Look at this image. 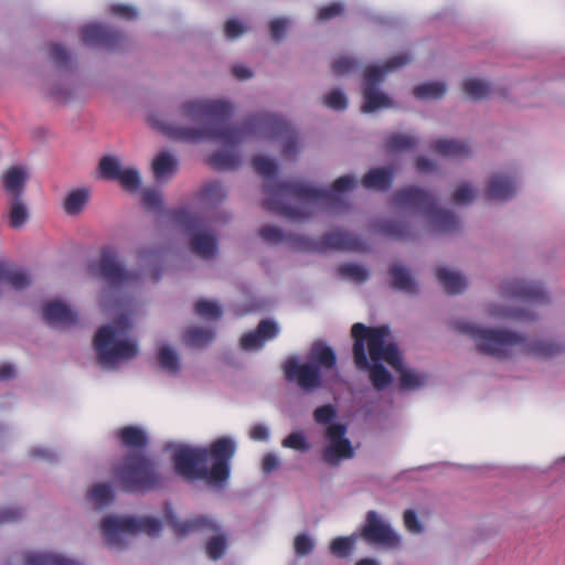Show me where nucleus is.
I'll return each mask as SVG.
<instances>
[{
    "label": "nucleus",
    "instance_id": "1",
    "mask_svg": "<svg viewBox=\"0 0 565 565\" xmlns=\"http://www.w3.org/2000/svg\"><path fill=\"white\" fill-rule=\"evenodd\" d=\"M181 115L201 128L169 126L167 135L183 142H199L203 139L220 141L226 146H236L255 134H262L269 139H282V154L294 159L299 151V142L295 129L281 117L275 114L260 113L250 116L238 126H226L233 107L223 100L198 99L184 103L180 108Z\"/></svg>",
    "mask_w": 565,
    "mask_h": 565
},
{
    "label": "nucleus",
    "instance_id": "2",
    "mask_svg": "<svg viewBox=\"0 0 565 565\" xmlns=\"http://www.w3.org/2000/svg\"><path fill=\"white\" fill-rule=\"evenodd\" d=\"M352 175H342L334 180L331 190H320L299 181L266 183L263 202L265 210L281 215L292 222H303L313 214V205L341 212L348 207L342 194L355 186Z\"/></svg>",
    "mask_w": 565,
    "mask_h": 565
},
{
    "label": "nucleus",
    "instance_id": "3",
    "mask_svg": "<svg viewBox=\"0 0 565 565\" xmlns=\"http://www.w3.org/2000/svg\"><path fill=\"white\" fill-rule=\"evenodd\" d=\"M235 451L236 445L232 438L220 437L205 448H178L172 462L177 473L188 480L222 486L230 477V465Z\"/></svg>",
    "mask_w": 565,
    "mask_h": 565
},
{
    "label": "nucleus",
    "instance_id": "4",
    "mask_svg": "<svg viewBox=\"0 0 565 565\" xmlns=\"http://www.w3.org/2000/svg\"><path fill=\"white\" fill-rule=\"evenodd\" d=\"M452 328L470 337L480 353L498 359H505L516 353L547 359L562 351V347L552 340L530 341L512 331L480 328L466 320H456Z\"/></svg>",
    "mask_w": 565,
    "mask_h": 565
},
{
    "label": "nucleus",
    "instance_id": "5",
    "mask_svg": "<svg viewBox=\"0 0 565 565\" xmlns=\"http://www.w3.org/2000/svg\"><path fill=\"white\" fill-rule=\"evenodd\" d=\"M131 322L132 320H110L96 331L93 348L102 366L115 369L119 363L138 355V342L131 337Z\"/></svg>",
    "mask_w": 565,
    "mask_h": 565
},
{
    "label": "nucleus",
    "instance_id": "6",
    "mask_svg": "<svg viewBox=\"0 0 565 565\" xmlns=\"http://www.w3.org/2000/svg\"><path fill=\"white\" fill-rule=\"evenodd\" d=\"M258 235L268 244L276 245L282 242H289L296 249L302 252L324 253L331 249L343 252H366L369 249V245L364 239L352 233L340 230L326 234L317 241H312L307 237L286 235L281 228L275 225L263 226L259 230Z\"/></svg>",
    "mask_w": 565,
    "mask_h": 565
},
{
    "label": "nucleus",
    "instance_id": "7",
    "mask_svg": "<svg viewBox=\"0 0 565 565\" xmlns=\"http://www.w3.org/2000/svg\"><path fill=\"white\" fill-rule=\"evenodd\" d=\"M116 484L127 493H145L162 489L167 478L159 465L143 454H129L114 468Z\"/></svg>",
    "mask_w": 565,
    "mask_h": 565
},
{
    "label": "nucleus",
    "instance_id": "8",
    "mask_svg": "<svg viewBox=\"0 0 565 565\" xmlns=\"http://www.w3.org/2000/svg\"><path fill=\"white\" fill-rule=\"evenodd\" d=\"M375 331H379L381 334V353L386 349L385 339L388 334V330L385 327H366L363 323H354L352 326L351 332L354 339L353 343V359L356 369L360 371L369 372V380L375 391H384L387 386H390L393 382L392 374L385 369L381 361L370 363L366 354V349L369 351V355L371 356V340Z\"/></svg>",
    "mask_w": 565,
    "mask_h": 565
},
{
    "label": "nucleus",
    "instance_id": "9",
    "mask_svg": "<svg viewBox=\"0 0 565 565\" xmlns=\"http://www.w3.org/2000/svg\"><path fill=\"white\" fill-rule=\"evenodd\" d=\"M393 200L398 207L423 213L436 232L449 233L456 231L459 226L456 215L438 207L437 198L424 189L417 186L403 188L394 193Z\"/></svg>",
    "mask_w": 565,
    "mask_h": 565
},
{
    "label": "nucleus",
    "instance_id": "10",
    "mask_svg": "<svg viewBox=\"0 0 565 565\" xmlns=\"http://www.w3.org/2000/svg\"><path fill=\"white\" fill-rule=\"evenodd\" d=\"M335 417L337 409L331 404L319 406L313 412L316 423L329 424L324 435L328 446L322 452V458L332 466L338 465L342 459H351L354 456L351 441L345 437L347 426L340 423H331Z\"/></svg>",
    "mask_w": 565,
    "mask_h": 565
},
{
    "label": "nucleus",
    "instance_id": "11",
    "mask_svg": "<svg viewBox=\"0 0 565 565\" xmlns=\"http://www.w3.org/2000/svg\"><path fill=\"white\" fill-rule=\"evenodd\" d=\"M412 61L408 53H402L388 58L382 66L371 65L364 72L363 113H373L380 108L390 107L392 102L388 96L377 89L390 72H394Z\"/></svg>",
    "mask_w": 565,
    "mask_h": 565
},
{
    "label": "nucleus",
    "instance_id": "12",
    "mask_svg": "<svg viewBox=\"0 0 565 565\" xmlns=\"http://www.w3.org/2000/svg\"><path fill=\"white\" fill-rule=\"evenodd\" d=\"M100 527L106 543L110 547L124 550L127 546L126 535L146 533L149 536H156L160 532L161 524L154 518H119L109 515L103 519Z\"/></svg>",
    "mask_w": 565,
    "mask_h": 565
},
{
    "label": "nucleus",
    "instance_id": "13",
    "mask_svg": "<svg viewBox=\"0 0 565 565\" xmlns=\"http://www.w3.org/2000/svg\"><path fill=\"white\" fill-rule=\"evenodd\" d=\"M171 221L185 233L191 234L190 249L204 259H210L217 252V238L213 232L206 231L205 221L185 209L170 212Z\"/></svg>",
    "mask_w": 565,
    "mask_h": 565
},
{
    "label": "nucleus",
    "instance_id": "14",
    "mask_svg": "<svg viewBox=\"0 0 565 565\" xmlns=\"http://www.w3.org/2000/svg\"><path fill=\"white\" fill-rule=\"evenodd\" d=\"M371 361H385L392 366L399 375V387L403 391L419 390L425 386L429 377L425 372L406 367L402 353L395 343H388L384 352L381 353V334H379V331H375L371 340Z\"/></svg>",
    "mask_w": 565,
    "mask_h": 565
},
{
    "label": "nucleus",
    "instance_id": "15",
    "mask_svg": "<svg viewBox=\"0 0 565 565\" xmlns=\"http://www.w3.org/2000/svg\"><path fill=\"white\" fill-rule=\"evenodd\" d=\"M90 269L111 287L134 285L139 279L138 274L128 271L121 266L113 247L103 248L99 262L92 264Z\"/></svg>",
    "mask_w": 565,
    "mask_h": 565
},
{
    "label": "nucleus",
    "instance_id": "16",
    "mask_svg": "<svg viewBox=\"0 0 565 565\" xmlns=\"http://www.w3.org/2000/svg\"><path fill=\"white\" fill-rule=\"evenodd\" d=\"M501 290L504 298L515 303L535 306L547 303L550 300L544 287L534 281L507 280L503 282Z\"/></svg>",
    "mask_w": 565,
    "mask_h": 565
},
{
    "label": "nucleus",
    "instance_id": "17",
    "mask_svg": "<svg viewBox=\"0 0 565 565\" xmlns=\"http://www.w3.org/2000/svg\"><path fill=\"white\" fill-rule=\"evenodd\" d=\"M164 521L180 539L192 533H217L221 529L214 520L207 516H196L181 522L169 503L164 505Z\"/></svg>",
    "mask_w": 565,
    "mask_h": 565
},
{
    "label": "nucleus",
    "instance_id": "18",
    "mask_svg": "<svg viewBox=\"0 0 565 565\" xmlns=\"http://www.w3.org/2000/svg\"><path fill=\"white\" fill-rule=\"evenodd\" d=\"M82 41L86 45L103 47L108 51L119 49L125 41V36L118 30L103 25L88 24L81 30Z\"/></svg>",
    "mask_w": 565,
    "mask_h": 565
},
{
    "label": "nucleus",
    "instance_id": "19",
    "mask_svg": "<svg viewBox=\"0 0 565 565\" xmlns=\"http://www.w3.org/2000/svg\"><path fill=\"white\" fill-rule=\"evenodd\" d=\"M284 373L288 382H296L303 391L321 386V372L310 362L300 364L297 359H289L284 365Z\"/></svg>",
    "mask_w": 565,
    "mask_h": 565
},
{
    "label": "nucleus",
    "instance_id": "20",
    "mask_svg": "<svg viewBox=\"0 0 565 565\" xmlns=\"http://www.w3.org/2000/svg\"><path fill=\"white\" fill-rule=\"evenodd\" d=\"M362 536L369 543H379L390 547L399 545L398 535L384 523L375 511H369L362 527Z\"/></svg>",
    "mask_w": 565,
    "mask_h": 565
},
{
    "label": "nucleus",
    "instance_id": "21",
    "mask_svg": "<svg viewBox=\"0 0 565 565\" xmlns=\"http://www.w3.org/2000/svg\"><path fill=\"white\" fill-rule=\"evenodd\" d=\"M99 170L103 178L118 181L128 191H137L140 185V175L134 168L124 169L118 159L104 157L99 162Z\"/></svg>",
    "mask_w": 565,
    "mask_h": 565
},
{
    "label": "nucleus",
    "instance_id": "22",
    "mask_svg": "<svg viewBox=\"0 0 565 565\" xmlns=\"http://www.w3.org/2000/svg\"><path fill=\"white\" fill-rule=\"evenodd\" d=\"M31 282L32 277L26 269L17 267L0 258V296L3 292L4 286H9L14 290H24Z\"/></svg>",
    "mask_w": 565,
    "mask_h": 565
},
{
    "label": "nucleus",
    "instance_id": "23",
    "mask_svg": "<svg viewBox=\"0 0 565 565\" xmlns=\"http://www.w3.org/2000/svg\"><path fill=\"white\" fill-rule=\"evenodd\" d=\"M278 332L274 320H260L257 329L253 332L243 334L241 347L244 350L260 349L267 340L273 339Z\"/></svg>",
    "mask_w": 565,
    "mask_h": 565
},
{
    "label": "nucleus",
    "instance_id": "24",
    "mask_svg": "<svg viewBox=\"0 0 565 565\" xmlns=\"http://www.w3.org/2000/svg\"><path fill=\"white\" fill-rule=\"evenodd\" d=\"M516 191V184L513 178L505 174H494L487 185V198L494 201H507L511 199Z\"/></svg>",
    "mask_w": 565,
    "mask_h": 565
},
{
    "label": "nucleus",
    "instance_id": "25",
    "mask_svg": "<svg viewBox=\"0 0 565 565\" xmlns=\"http://www.w3.org/2000/svg\"><path fill=\"white\" fill-rule=\"evenodd\" d=\"M215 330L209 327H191L182 334V343L191 349H205L215 340Z\"/></svg>",
    "mask_w": 565,
    "mask_h": 565
},
{
    "label": "nucleus",
    "instance_id": "26",
    "mask_svg": "<svg viewBox=\"0 0 565 565\" xmlns=\"http://www.w3.org/2000/svg\"><path fill=\"white\" fill-rule=\"evenodd\" d=\"M431 150L443 157L467 158L471 153L469 145L461 140L440 138L431 143Z\"/></svg>",
    "mask_w": 565,
    "mask_h": 565
},
{
    "label": "nucleus",
    "instance_id": "27",
    "mask_svg": "<svg viewBox=\"0 0 565 565\" xmlns=\"http://www.w3.org/2000/svg\"><path fill=\"white\" fill-rule=\"evenodd\" d=\"M26 172L22 167H12L3 174V188L11 198H22L25 183Z\"/></svg>",
    "mask_w": 565,
    "mask_h": 565
},
{
    "label": "nucleus",
    "instance_id": "28",
    "mask_svg": "<svg viewBox=\"0 0 565 565\" xmlns=\"http://www.w3.org/2000/svg\"><path fill=\"white\" fill-rule=\"evenodd\" d=\"M309 362L321 370H333L337 364L334 351L322 342L313 343L309 354Z\"/></svg>",
    "mask_w": 565,
    "mask_h": 565
},
{
    "label": "nucleus",
    "instance_id": "29",
    "mask_svg": "<svg viewBox=\"0 0 565 565\" xmlns=\"http://www.w3.org/2000/svg\"><path fill=\"white\" fill-rule=\"evenodd\" d=\"M436 276L441 287L450 295L460 294L467 287V281L460 274L446 267L437 268Z\"/></svg>",
    "mask_w": 565,
    "mask_h": 565
},
{
    "label": "nucleus",
    "instance_id": "30",
    "mask_svg": "<svg viewBox=\"0 0 565 565\" xmlns=\"http://www.w3.org/2000/svg\"><path fill=\"white\" fill-rule=\"evenodd\" d=\"M394 179V171L391 168H377L370 170L362 179V184L366 189L386 190L391 186Z\"/></svg>",
    "mask_w": 565,
    "mask_h": 565
},
{
    "label": "nucleus",
    "instance_id": "31",
    "mask_svg": "<svg viewBox=\"0 0 565 565\" xmlns=\"http://www.w3.org/2000/svg\"><path fill=\"white\" fill-rule=\"evenodd\" d=\"M117 437L122 446L130 449H142L148 444L145 430L137 426L122 427L118 430Z\"/></svg>",
    "mask_w": 565,
    "mask_h": 565
},
{
    "label": "nucleus",
    "instance_id": "32",
    "mask_svg": "<svg viewBox=\"0 0 565 565\" xmlns=\"http://www.w3.org/2000/svg\"><path fill=\"white\" fill-rule=\"evenodd\" d=\"M393 287L407 294L417 292V284L409 271L402 265L395 264L390 268Z\"/></svg>",
    "mask_w": 565,
    "mask_h": 565
},
{
    "label": "nucleus",
    "instance_id": "33",
    "mask_svg": "<svg viewBox=\"0 0 565 565\" xmlns=\"http://www.w3.org/2000/svg\"><path fill=\"white\" fill-rule=\"evenodd\" d=\"M376 231L387 237L407 239L411 237L408 225L399 220H386L375 224Z\"/></svg>",
    "mask_w": 565,
    "mask_h": 565
},
{
    "label": "nucleus",
    "instance_id": "34",
    "mask_svg": "<svg viewBox=\"0 0 565 565\" xmlns=\"http://www.w3.org/2000/svg\"><path fill=\"white\" fill-rule=\"evenodd\" d=\"M239 157L231 151H217L207 157V164L216 171L235 170L239 166Z\"/></svg>",
    "mask_w": 565,
    "mask_h": 565
},
{
    "label": "nucleus",
    "instance_id": "35",
    "mask_svg": "<svg viewBox=\"0 0 565 565\" xmlns=\"http://www.w3.org/2000/svg\"><path fill=\"white\" fill-rule=\"evenodd\" d=\"M9 225L19 230L24 226L29 220V210L22 198H11L8 211Z\"/></svg>",
    "mask_w": 565,
    "mask_h": 565
},
{
    "label": "nucleus",
    "instance_id": "36",
    "mask_svg": "<svg viewBox=\"0 0 565 565\" xmlns=\"http://www.w3.org/2000/svg\"><path fill=\"white\" fill-rule=\"evenodd\" d=\"M177 167V159L167 151L160 152L152 162V171L157 180L174 173Z\"/></svg>",
    "mask_w": 565,
    "mask_h": 565
},
{
    "label": "nucleus",
    "instance_id": "37",
    "mask_svg": "<svg viewBox=\"0 0 565 565\" xmlns=\"http://www.w3.org/2000/svg\"><path fill=\"white\" fill-rule=\"evenodd\" d=\"M417 139L411 135L391 134L386 136L384 147L387 152H399L413 149Z\"/></svg>",
    "mask_w": 565,
    "mask_h": 565
},
{
    "label": "nucleus",
    "instance_id": "38",
    "mask_svg": "<svg viewBox=\"0 0 565 565\" xmlns=\"http://www.w3.org/2000/svg\"><path fill=\"white\" fill-rule=\"evenodd\" d=\"M77 311L61 300H52L42 307V318H77Z\"/></svg>",
    "mask_w": 565,
    "mask_h": 565
},
{
    "label": "nucleus",
    "instance_id": "39",
    "mask_svg": "<svg viewBox=\"0 0 565 565\" xmlns=\"http://www.w3.org/2000/svg\"><path fill=\"white\" fill-rule=\"evenodd\" d=\"M337 271L341 278L355 284L366 281L370 276L369 270L365 267L354 263L342 264L337 268Z\"/></svg>",
    "mask_w": 565,
    "mask_h": 565
},
{
    "label": "nucleus",
    "instance_id": "40",
    "mask_svg": "<svg viewBox=\"0 0 565 565\" xmlns=\"http://www.w3.org/2000/svg\"><path fill=\"white\" fill-rule=\"evenodd\" d=\"M446 90L447 87L445 83L428 82L415 86L413 94L418 99H438L445 95Z\"/></svg>",
    "mask_w": 565,
    "mask_h": 565
},
{
    "label": "nucleus",
    "instance_id": "41",
    "mask_svg": "<svg viewBox=\"0 0 565 565\" xmlns=\"http://www.w3.org/2000/svg\"><path fill=\"white\" fill-rule=\"evenodd\" d=\"M89 193L86 189H77L68 193L64 200V210L68 215L78 214L88 201Z\"/></svg>",
    "mask_w": 565,
    "mask_h": 565
},
{
    "label": "nucleus",
    "instance_id": "42",
    "mask_svg": "<svg viewBox=\"0 0 565 565\" xmlns=\"http://www.w3.org/2000/svg\"><path fill=\"white\" fill-rule=\"evenodd\" d=\"M158 363L161 369L169 373H177L180 370V360L178 353L168 345L158 350Z\"/></svg>",
    "mask_w": 565,
    "mask_h": 565
},
{
    "label": "nucleus",
    "instance_id": "43",
    "mask_svg": "<svg viewBox=\"0 0 565 565\" xmlns=\"http://www.w3.org/2000/svg\"><path fill=\"white\" fill-rule=\"evenodd\" d=\"M462 90L470 99L478 100L490 94V86L487 82L478 78H468L462 84Z\"/></svg>",
    "mask_w": 565,
    "mask_h": 565
},
{
    "label": "nucleus",
    "instance_id": "44",
    "mask_svg": "<svg viewBox=\"0 0 565 565\" xmlns=\"http://www.w3.org/2000/svg\"><path fill=\"white\" fill-rule=\"evenodd\" d=\"M227 191L220 182L206 183L201 190V199L205 203L214 204L226 198Z\"/></svg>",
    "mask_w": 565,
    "mask_h": 565
},
{
    "label": "nucleus",
    "instance_id": "45",
    "mask_svg": "<svg viewBox=\"0 0 565 565\" xmlns=\"http://www.w3.org/2000/svg\"><path fill=\"white\" fill-rule=\"evenodd\" d=\"M89 499L102 508L114 500V491L108 483H98L90 489Z\"/></svg>",
    "mask_w": 565,
    "mask_h": 565
},
{
    "label": "nucleus",
    "instance_id": "46",
    "mask_svg": "<svg viewBox=\"0 0 565 565\" xmlns=\"http://www.w3.org/2000/svg\"><path fill=\"white\" fill-rule=\"evenodd\" d=\"M194 313L200 318H221L223 310L215 301L200 299L194 305Z\"/></svg>",
    "mask_w": 565,
    "mask_h": 565
},
{
    "label": "nucleus",
    "instance_id": "47",
    "mask_svg": "<svg viewBox=\"0 0 565 565\" xmlns=\"http://www.w3.org/2000/svg\"><path fill=\"white\" fill-rule=\"evenodd\" d=\"M254 170L263 178H273L277 173V163L264 156H256L252 160Z\"/></svg>",
    "mask_w": 565,
    "mask_h": 565
},
{
    "label": "nucleus",
    "instance_id": "48",
    "mask_svg": "<svg viewBox=\"0 0 565 565\" xmlns=\"http://www.w3.org/2000/svg\"><path fill=\"white\" fill-rule=\"evenodd\" d=\"M354 545V540L349 536L335 537L330 545V551L333 555L340 558L348 557Z\"/></svg>",
    "mask_w": 565,
    "mask_h": 565
},
{
    "label": "nucleus",
    "instance_id": "49",
    "mask_svg": "<svg viewBox=\"0 0 565 565\" xmlns=\"http://www.w3.org/2000/svg\"><path fill=\"white\" fill-rule=\"evenodd\" d=\"M226 550V539L224 535L212 537L206 543V554L211 559H218Z\"/></svg>",
    "mask_w": 565,
    "mask_h": 565
},
{
    "label": "nucleus",
    "instance_id": "50",
    "mask_svg": "<svg viewBox=\"0 0 565 565\" xmlns=\"http://www.w3.org/2000/svg\"><path fill=\"white\" fill-rule=\"evenodd\" d=\"M323 104L331 109L343 110L347 108L348 102L341 90L333 89L323 97Z\"/></svg>",
    "mask_w": 565,
    "mask_h": 565
},
{
    "label": "nucleus",
    "instance_id": "51",
    "mask_svg": "<svg viewBox=\"0 0 565 565\" xmlns=\"http://www.w3.org/2000/svg\"><path fill=\"white\" fill-rule=\"evenodd\" d=\"M281 444L285 448H291L300 451H307L309 449L306 437L301 431L291 433L282 440Z\"/></svg>",
    "mask_w": 565,
    "mask_h": 565
},
{
    "label": "nucleus",
    "instance_id": "52",
    "mask_svg": "<svg viewBox=\"0 0 565 565\" xmlns=\"http://www.w3.org/2000/svg\"><path fill=\"white\" fill-rule=\"evenodd\" d=\"M476 198V191L469 184L459 185L452 194V201L456 204H469Z\"/></svg>",
    "mask_w": 565,
    "mask_h": 565
},
{
    "label": "nucleus",
    "instance_id": "53",
    "mask_svg": "<svg viewBox=\"0 0 565 565\" xmlns=\"http://www.w3.org/2000/svg\"><path fill=\"white\" fill-rule=\"evenodd\" d=\"M142 203L146 209L157 211L162 206V195L158 190L148 189L142 192Z\"/></svg>",
    "mask_w": 565,
    "mask_h": 565
},
{
    "label": "nucleus",
    "instance_id": "54",
    "mask_svg": "<svg viewBox=\"0 0 565 565\" xmlns=\"http://www.w3.org/2000/svg\"><path fill=\"white\" fill-rule=\"evenodd\" d=\"M49 55L50 58L58 66L64 67L67 66L70 56L66 49L60 44H50L49 45Z\"/></svg>",
    "mask_w": 565,
    "mask_h": 565
},
{
    "label": "nucleus",
    "instance_id": "55",
    "mask_svg": "<svg viewBox=\"0 0 565 565\" xmlns=\"http://www.w3.org/2000/svg\"><path fill=\"white\" fill-rule=\"evenodd\" d=\"M343 12V4L340 2H332L327 6H323L319 9L317 19L318 21H328L331 20Z\"/></svg>",
    "mask_w": 565,
    "mask_h": 565
},
{
    "label": "nucleus",
    "instance_id": "56",
    "mask_svg": "<svg viewBox=\"0 0 565 565\" xmlns=\"http://www.w3.org/2000/svg\"><path fill=\"white\" fill-rule=\"evenodd\" d=\"M295 552L297 555L305 556L313 551V541L307 534H299L294 542Z\"/></svg>",
    "mask_w": 565,
    "mask_h": 565
},
{
    "label": "nucleus",
    "instance_id": "57",
    "mask_svg": "<svg viewBox=\"0 0 565 565\" xmlns=\"http://www.w3.org/2000/svg\"><path fill=\"white\" fill-rule=\"evenodd\" d=\"M358 66L356 62L350 57H340L332 63V71L335 75H345L351 73Z\"/></svg>",
    "mask_w": 565,
    "mask_h": 565
},
{
    "label": "nucleus",
    "instance_id": "58",
    "mask_svg": "<svg viewBox=\"0 0 565 565\" xmlns=\"http://www.w3.org/2000/svg\"><path fill=\"white\" fill-rule=\"evenodd\" d=\"M404 524L408 532L413 534H419L424 527L418 521L416 513L413 510H406L404 512Z\"/></svg>",
    "mask_w": 565,
    "mask_h": 565
},
{
    "label": "nucleus",
    "instance_id": "59",
    "mask_svg": "<svg viewBox=\"0 0 565 565\" xmlns=\"http://www.w3.org/2000/svg\"><path fill=\"white\" fill-rule=\"evenodd\" d=\"M224 32L227 39L233 40L242 35L245 32V28L239 21L231 19L226 21Z\"/></svg>",
    "mask_w": 565,
    "mask_h": 565
},
{
    "label": "nucleus",
    "instance_id": "60",
    "mask_svg": "<svg viewBox=\"0 0 565 565\" xmlns=\"http://www.w3.org/2000/svg\"><path fill=\"white\" fill-rule=\"evenodd\" d=\"M287 21L285 19L278 18L270 22V36L274 41H280L286 32Z\"/></svg>",
    "mask_w": 565,
    "mask_h": 565
},
{
    "label": "nucleus",
    "instance_id": "61",
    "mask_svg": "<svg viewBox=\"0 0 565 565\" xmlns=\"http://www.w3.org/2000/svg\"><path fill=\"white\" fill-rule=\"evenodd\" d=\"M110 12L126 20H132L137 17L135 8L128 4H113Z\"/></svg>",
    "mask_w": 565,
    "mask_h": 565
},
{
    "label": "nucleus",
    "instance_id": "62",
    "mask_svg": "<svg viewBox=\"0 0 565 565\" xmlns=\"http://www.w3.org/2000/svg\"><path fill=\"white\" fill-rule=\"evenodd\" d=\"M22 516V510L18 508H7L0 511V523L13 522Z\"/></svg>",
    "mask_w": 565,
    "mask_h": 565
},
{
    "label": "nucleus",
    "instance_id": "63",
    "mask_svg": "<svg viewBox=\"0 0 565 565\" xmlns=\"http://www.w3.org/2000/svg\"><path fill=\"white\" fill-rule=\"evenodd\" d=\"M249 437L253 440L265 441L269 437L268 428L262 424L255 425L249 431Z\"/></svg>",
    "mask_w": 565,
    "mask_h": 565
},
{
    "label": "nucleus",
    "instance_id": "64",
    "mask_svg": "<svg viewBox=\"0 0 565 565\" xmlns=\"http://www.w3.org/2000/svg\"><path fill=\"white\" fill-rule=\"evenodd\" d=\"M232 74L237 79L244 81L253 76L252 71L243 64H236L232 67Z\"/></svg>",
    "mask_w": 565,
    "mask_h": 565
}]
</instances>
